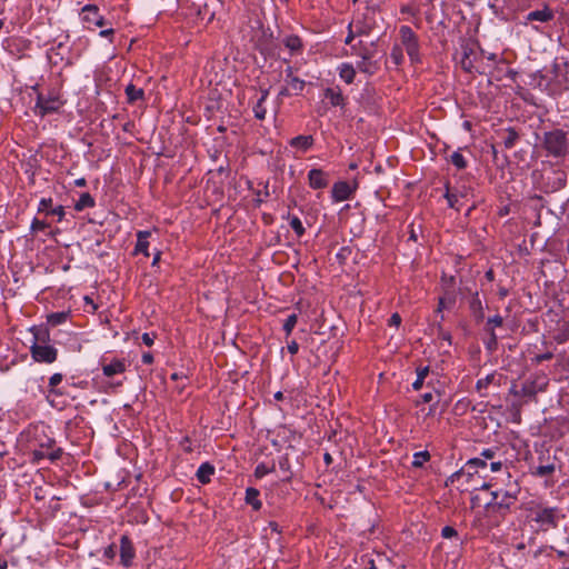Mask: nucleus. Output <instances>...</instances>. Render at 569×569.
Listing matches in <instances>:
<instances>
[{"mask_svg": "<svg viewBox=\"0 0 569 569\" xmlns=\"http://www.w3.org/2000/svg\"><path fill=\"white\" fill-rule=\"evenodd\" d=\"M34 341L30 347V353L34 361L43 363H52L57 360L58 350L47 345L49 340V331L43 328H32Z\"/></svg>", "mask_w": 569, "mask_h": 569, "instance_id": "obj_1", "label": "nucleus"}, {"mask_svg": "<svg viewBox=\"0 0 569 569\" xmlns=\"http://www.w3.org/2000/svg\"><path fill=\"white\" fill-rule=\"evenodd\" d=\"M542 146L550 157L566 158L569 154L567 133L561 129L546 132L543 134Z\"/></svg>", "mask_w": 569, "mask_h": 569, "instance_id": "obj_2", "label": "nucleus"}, {"mask_svg": "<svg viewBox=\"0 0 569 569\" xmlns=\"http://www.w3.org/2000/svg\"><path fill=\"white\" fill-rule=\"evenodd\" d=\"M561 518H563V515H561L560 510L556 507L537 506L531 509L532 521L543 531L556 528Z\"/></svg>", "mask_w": 569, "mask_h": 569, "instance_id": "obj_3", "label": "nucleus"}, {"mask_svg": "<svg viewBox=\"0 0 569 569\" xmlns=\"http://www.w3.org/2000/svg\"><path fill=\"white\" fill-rule=\"evenodd\" d=\"M401 44L412 63L420 62L418 37L409 26H401L399 29Z\"/></svg>", "mask_w": 569, "mask_h": 569, "instance_id": "obj_4", "label": "nucleus"}, {"mask_svg": "<svg viewBox=\"0 0 569 569\" xmlns=\"http://www.w3.org/2000/svg\"><path fill=\"white\" fill-rule=\"evenodd\" d=\"M517 486L510 487L508 490L492 491V499L487 502L488 507L498 509H509L518 499Z\"/></svg>", "mask_w": 569, "mask_h": 569, "instance_id": "obj_5", "label": "nucleus"}, {"mask_svg": "<svg viewBox=\"0 0 569 569\" xmlns=\"http://www.w3.org/2000/svg\"><path fill=\"white\" fill-rule=\"evenodd\" d=\"M81 19L87 29L104 28L109 23L99 13V8L94 4H87L81 10Z\"/></svg>", "mask_w": 569, "mask_h": 569, "instance_id": "obj_6", "label": "nucleus"}, {"mask_svg": "<svg viewBox=\"0 0 569 569\" xmlns=\"http://www.w3.org/2000/svg\"><path fill=\"white\" fill-rule=\"evenodd\" d=\"M360 58L361 60L357 63L359 71L372 76L380 69V63L371 49H362Z\"/></svg>", "mask_w": 569, "mask_h": 569, "instance_id": "obj_7", "label": "nucleus"}, {"mask_svg": "<svg viewBox=\"0 0 569 569\" xmlns=\"http://www.w3.org/2000/svg\"><path fill=\"white\" fill-rule=\"evenodd\" d=\"M62 102L56 96L44 97L42 94L38 96L36 103V112L41 117L46 114L56 112L60 109Z\"/></svg>", "mask_w": 569, "mask_h": 569, "instance_id": "obj_8", "label": "nucleus"}, {"mask_svg": "<svg viewBox=\"0 0 569 569\" xmlns=\"http://www.w3.org/2000/svg\"><path fill=\"white\" fill-rule=\"evenodd\" d=\"M357 189V182L353 184L347 181H338L333 184L331 190V197L335 202H341L348 200Z\"/></svg>", "mask_w": 569, "mask_h": 569, "instance_id": "obj_9", "label": "nucleus"}, {"mask_svg": "<svg viewBox=\"0 0 569 569\" xmlns=\"http://www.w3.org/2000/svg\"><path fill=\"white\" fill-rule=\"evenodd\" d=\"M136 556V550L132 541L128 536L120 538V563L124 567H130Z\"/></svg>", "mask_w": 569, "mask_h": 569, "instance_id": "obj_10", "label": "nucleus"}, {"mask_svg": "<svg viewBox=\"0 0 569 569\" xmlns=\"http://www.w3.org/2000/svg\"><path fill=\"white\" fill-rule=\"evenodd\" d=\"M486 466H487V463H486L485 459H481V458L470 459L466 463L465 468H462L459 471H456L455 473H452L449 479H450L451 482L459 481L463 477H467L468 479H470L472 477L471 469H475V468H478V467L485 468Z\"/></svg>", "mask_w": 569, "mask_h": 569, "instance_id": "obj_11", "label": "nucleus"}, {"mask_svg": "<svg viewBox=\"0 0 569 569\" xmlns=\"http://www.w3.org/2000/svg\"><path fill=\"white\" fill-rule=\"evenodd\" d=\"M308 182L312 189H323L329 184V174L321 169H311L308 173Z\"/></svg>", "mask_w": 569, "mask_h": 569, "instance_id": "obj_12", "label": "nucleus"}, {"mask_svg": "<svg viewBox=\"0 0 569 569\" xmlns=\"http://www.w3.org/2000/svg\"><path fill=\"white\" fill-rule=\"evenodd\" d=\"M555 17L552 10L548 7V6H545L542 9L540 10H535V11H531L529 12L527 16H526V21H539V22H548L550 20H552Z\"/></svg>", "mask_w": 569, "mask_h": 569, "instance_id": "obj_13", "label": "nucleus"}, {"mask_svg": "<svg viewBox=\"0 0 569 569\" xmlns=\"http://www.w3.org/2000/svg\"><path fill=\"white\" fill-rule=\"evenodd\" d=\"M286 82L296 94H299L306 86V82L302 79L293 74L291 67L286 69Z\"/></svg>", "mask_w": 569, "mask_h": 569, "instance_id": "obj_14", "label": "nucleus"}, {"mask_svg": "<svg viewBox=\"0 0 569 569\" xmlns=\"http://www.w3.org/2000/svg\"><path fill=\"white\" fill-rule=\"evenodd\" d=\"M126 370V363L123 360L116 359L110 363L102 365V371L106 377H112L118 373H122Z\"/></svg>", "mask_w": 569, "mask_h": 569, "instance_id": "obj_15", "label": "nucleus"}, {"mask_svg": "<svg viewBox=\"0 0 569 569\" xmlns=\"http://www.w3.org/2000/svg\"><path fill=\"white\" fill-rule=\"evenodd\" d=\"M150 236H151L150 231H147V230L138 231V233H137V244H136V248H134L136 253L140 252V253H143L146 257L149 256V252H148V247H149L148 238Z\"/></svg>", "mask_w": 569, "mask_h": 569, "instance_id": "obj_16", "label": "nucleus"}, {"mask_svg": "<svg viewBox=\"0 0 569 569\" xmlns=\"http://www.w3.org/2000/svg\"><path fill=\"white\" fill-rule=\"evenodd\" d=\"M214 473V467L209 462L200 465L197 470V479L200 483L206 485L211 480V476Z\"/></svg>", "mask_w": 569, "mask_h": 569, "instance_id": "obj_17", "label": "nucleus"}, {"mask_svg": "<svg viewBox=\"0 0 569 569\" xmlns=\"http://www.w3.org/2000/svg\"><path fill=\"white\" fill-rule=\"evenodd\" d=\"M470 310L476 320L481 321L485 318L483 306L479 298V293L475 292L469 302Z\"/></svg>", "mask_w": 569, "mask_h": 569, "instance_id": "obj_18", "label": "nucleus"}, {"mask_svg": "<svg viewBox=\"0 0 569 569\" xmlns=\"http://www.w3.org/2000/svg\"><path fill=\"white\" fill-rule=\"evenodd\" d=\"M268 96H269L268 89L261 90V97L258 99V101L256 102V104L253 107L254 117L258 120H263L266 118L267 109L264 107V102H266Z\"/></svg>", "mask_w": 569, "mask_h": 569, "instance_id": "obj_19", "label": "nucleus"}, {"mask_svg": "<svg viewBox=\"0 0 569 569\" xmlns=\"http://www.w3.org/2000/svg\"><path fill=\"white\" fill-rule=\"evenodd\" d=\"M259 496H260V492L258 489L252 488V487L247 488L244 500L256 511L260 510L262 507V502L259 499Z\"/></svg>", "mask_w": 569, "mask_h": 569, "instance_id": "obj_20", "label": "nucleus"}, {"mask_svg": "<svg viewBox=\"0 0 569 569\" xmlns=\"http://www.w3.org/2000/svg\"><path fill=\"white\" fill-rule=\"evenodd\" d=\"M325 96L327 99H329V102L332 107H340L345 103L342 92L338 88H327Z\"/></svg>", "mask_w": 569, "mask_h": 569, "instance_id": "obj_21", "label": "nucleus"}, {"mask_svg": "<svg viewBox=\"0 0 569 569\" xmlns=\"http://www.w3.org/2000/svg\"><path fill=\"white\" fill-rule=\"evenodd\" d=\"M312 144V136H297L290 140L291 147L301 149L302 151L308 150Z\"/></svg>", "mask_w": 569, "mask_h": 569, "instance_id": "obj_22", "label": "nucleus"}, {"mask_svg": "<svg viewBox=\"0 0 569 569\" xmlns=\"http://www.w3.org/2000/svg\"><path fill=\"white\" fill-rule=\"evenodd\" d=\"M61 455H62V450L60 448L49 450V447L47 449H44L43 446H41L40 450L34 451L36 458H38V459L48 458L51 461L59 459L61 457Z\"/></svg>", "mask_w": 569, "mask_h": 569, "instance_id": "obj_23", "label": "nucleus"}, {"mask_svg": "<svg viewBox=\"0 0 569 569\" xmlns=\"http://www.w3.org/2000/svg\"><path fill=\"white\" fill-rule=\"evenodd\" d=\"M96 201L92 198V196L88 192H84L80 196L79 200L74 204V209L77 211H82L86 208H92L94 207Z\"/></svg>", "mask_w": 569, "mask_h": 569, "instance_id": "obj_24", "label": "nucleus"}, {"mask_svg": "<svg viewBox=\"0 0 569 569\" xmlns=\"http://www.w3.org/2000/svg\"><path fill=\"white\" fill-rule=\"evenodd\" d=\"M126 94L129 102H134L140 100L144 96V91L141 88H137L134 84L130 83L126 87Z\"/></svg>", "mask_w": 569, "mask_h": 569, "instance_id": "obj_25", "label": "nucleus"}, {"mask_svg": "<svg viewBox=\"0 0 569 569\" xmlns=\"http://www.w3.org/2000/svg\"><path fill=\"white\" fill-rule=\"evenodd\" d=\"M339 76L347 83H352L356 77V70L351 64L343 63L339 69Z\"/></svg>", "mask_w": 569, "mask_h": 569, "instance_id": "obj_26", "label": "nucleus"}, {"mask_svg": "<svg viewBox=\"0 0 569 569\" xmlns=\"http://www.w3.org/2000/svg\"><path fill=\"white\" fill-rule=\"evenodd\" d=\"M519 139L518 132L513 128L506 129L505 136H503V146L507 149H511L515 147L516 142Z\"/></svg>", "mask_w": 569, "mask_h": 569, "instance_id": "obj_27", "label": "nucleus"}, {"mask_svg": "<svg viewBox=\"0 0 569 569\" xmlns=\"http://www.w3.org/2000/svg\"><path fill=\"white\" fill-rule=\"evenodd\" d=\"M429 375V367L418 368L417 369V379L412 383V388L415 390H420L423 386L425 379Z\"/></svg>", "mask_w": 569, "mask_h": 569, "instance_id": "obj_28", "label": "nucleus"}, {"mask_svg": "<svg viewBox=\"0 0 569 569\" xmlns=\"http://www.w3.org/2000/svg\"><path fill=\"white\" fill-rule=\"evenodd\" d=\"M462 196H463L462 192H458L457 190H450L447 187V192H446L445 197L448 200V203L451 208H456L457 210H459V208L457 207V203L459 201V197H462Z\"/></svg>", "mask_w": 569, "mask_h": 569, "instance_id": "obj_29", "label": "nucleus"}, {"mask_svg": "<svg viewBox=\"0 0 569 569\" xmlns=\"http://www.w3.org/2000/svg\"><path fill=\"white\" fill-rule=\"evenodd\" d=\"M284 46L290 49L292 52L298 51L301 49L302 43L299 37L297 36H289L284 40Z\"/></svg>", "mask_w": 569, "mask_h": 569, "instance_id": "obj_30", "label": "nucleus"}, {"mask_svg": "<svg viewBox=\"0 0 569 569\" xmlns=\"http://www.w3.org/2000/svg\"><path fill=\"white\" fill-rule=\"evenodd\" d=\"M430 459L428 451H419L413 455L412 466L416 468L422 467L425 462Z\"/></svg>", "mask_w": 569, "mask_h": 569, "instance_id": "obj_31", "label": "nucleus"}, {"mask_svg": "<svg viewBox=\"0 0 569 569\" xmlns=\"http://www.w3.org/2000/svg\"><path fill=\"white\" fill-rule=\"evenodd\" d=\"M450 161L459 170H462L467 167V161H466L465 157L459 151H455L450 156Z\"/></svg>", "mask_w": 569, "mask_h": 569, "instance_id": "obj_32", "label": "nucleus"}, {"mask_svg": "<svg viewBox=\"0 0 569 569\" xmlns=\"http://www.w3.org/2000/svg\"><path fill=\"white\" fill-rule=\"evenodd\" d=\"M68 318L67 312H54L48 316V322L51 326H58L63 323Z\"/></svg>", "mask_w": 569, "mask_h": 569, "instance_id": "obj_33", "label": "nucleus"}, {"mask_svg": "<svg viewBox=\"0 0 569 569\" xmlns=\"http://www.w3.org/2000/svg\"><path fill=\"white\" fill-rule=\"evenodd\" d=\"M553 340L559 345L567 342L569 340V326L566 325L563 328L559 329L553 336Z\"/></svg>", "mask_w": 569, "mask_h": 569, "instance_id": "obj_34", "label": "nucleus"}, {"mask_svg": "<svg viewBox=\"0 0 569 569\" xmlns=\"http://www.w3.org/2000/svg\"><path fill=\"white\" fill-rule=\"evenodd\" d=\"M297 321H298V317L296 313L289 315L287 317V319L283 322V330L287 336H289L292 332L295 326L297 325Z\"/></svg>", "mask_w": 569, "mask_h": 569, "instance_id": "obj_35", "label": "nucleus"}, {"mask_svg": "<svg viewBox=\"0 0 569 569\" xmlns=\"http://www.w3.org/2000/svg\"><path fill=\"white\" fill-rule=\"evenodd\" d=\"M502 323H503L502 317L499 316V315H496L493 317L488 318L487 323H486V330L487 331H491V330L495 331V328L496 327H501Z\"/></svg>", "mask_w": 569, "mask_h": 569, "instance_id": "obj_36", "label": "nucleus"}, {"mask_svg": "<svg viewBox=\"0 0 569 569\" xmlns=\"http://www.w3.org/2000/svg\"><path fill=\"white\" fill-rule=\"evenodd\" d=\"M272 471H274V465L268 467L266 463H259L254 469V476L260 479Z\"/></svg>", "mask_w": 569, "mask_h": 569, "instance_id": "obj_37", "label": "nucleus"}, {"mask_svg": "<svg viewBox=\"0 0 569 569\" xmlns=\"http://www.w3.org/2000/svg\"><path fill=\"white\" fill-rule=\"evenodd\" d=\"M516 395L521 397H532L536 395L535 383H523L520 391L516 392Z\"/></svg>", "mask_w": 569, "mask_h": 569, "instance_id": "obj_38", "label": "nucleus"}, {"mask_svg": "<svg viewBox=\"0 0 569 569\" xmlns=\"http://www.w3.org/2000/svg\"><path fill=\"white\" fill-rule=\"evenodd\" d=\"M289 223L298 237H301L305 233V228L298 217H292Z\"/></svg>", "mask_w": 569, "mask_h": 569, "instance_id": "obj_39", "label": "nucleus"}, {"mask_svg": "<svg viewBox=\"0 0 569 569\" xmlns=\"http://www.w3.org/2000/svg\"><path fill=\"white\" fill-rule=\"evenodd\" d=\"M493 377H495L493 375H488L487 377L479 379L476 383V389L478 391H481L482 389H487L488 386L492 382Z\"/></svg>", "mask_w": 569, "mask_h": 569, "instance_id": "obj_40", "label": "nucleus"}, {"mask_svg": "<svg viewBox=\"0 0 569 569\" xmlns=\"http://www.w3.org/2000/svg\"><path fill=\"white\" fill-rule=\"evenodd\" d=\"M62 375L61 373H53L50 379H49V386L51 388V392H54V393H59L61 395V392H57L54 391V387H57L61 381H62Z\"/></svg>", "mask_w": 569, "mask_h": 569, "instance_id": "obj_41", "label": "nucleus"}, {"mask_svg": "<svg viewBox=\"0 0 569 569\" xmlns=\"http://www.w3.org/2000/svg\"><path fill=\"white\" fill-rule=\"evenodd\" d=\"M391 59L396 64H400L403 60L402 50L399 47H393L390 53Z\"/></svg>", "mask_w": 569, "mask_h": 569, "instance_id": "obj_42", "label": "nucleus"}, {"mask_svg": "<svg viewBox=\"0 0 569 569\" xmlns=\"http://www.w3.org/2000/svg\"><path fill=\"white\" fill-rule=\"evenodd\" d=\"M555 471L553 465L539 466L536 473L540 477L549 476Z\"/></svg>", "mask_w": 569, "mask_h": 569, "instance_id": "obj_43", "label": "nucleus"}, {"mask_svg": "<svg viewBox=\"0 0 569 569\" xmlns=\"http://www.w3.org/2000/svg\"><path fill=\"white\" fill-rule=\"evenodd\" d=\"M552 358H553V353L551 351H547V352L537 355L535 358L531 359V361L536 365H539V363L550 360Z\"/></svg>", "mask_w": 569, "mask_h": 569, "instance_id": "obj_44", "label": "nucleus"}, {"mask_svg": "<svg viewBox=\"0 0 569 569\" xmlns=\"http://www.w3.org/2000/svg\"><path fill=\"white\" fill-rule=\"evenodd\" d=\"M48 227L49 226L47 222L41 221L39 219H33V221L31 222V230L33 232L42 231V230L47 229Z\"/></svg>", "mask_w": 569, "mask_h": 569, "instance_id": "obj_45", "label": "nucleus"}, {"mask_svg": "<svg viewBox=\"0 0 569 569\" xmlns=\"http://www.w3.org/2000/svg\"><path fill=\"white\" fill-rule=\"evenodd\" d=\"M52 204V199L51 198H42L39 202V207H38V211L39 212H43V211H47L49 210V208L51 207Z\"/></svg>", "mask_w": 569, "mask_h": 569, "instance_id": "obj_46", "label": "nucleus"}, {"mask_svg": "<svg viewBox=\"0 0 569 569\" xmlns=\"http://www.w3.org/2000/svg\"><path fill=\"white\" fill-rule=\"evenodd\" d=\"M441 535L443 538H452L458 535L457 530L450 526H446L441 530Z\"/></svg>", "mask_w": 569, "mask_h": 569, "instance_id": "obj_47", "label": "nucleus"}, {"mask_svg": "<svg viewBox=\"0 0 569 569\" xmlns=\"http://www.w3.org/2000/svg\"><path fill=\"white\" fill-rule=\"evenodd\" d=\"M488 332H489V340L487 343V348L491 350V349L496 348L498 338L493 330L488 331Z\"/></svg>", "mask_w": 569, "mask_h": 569, "instance_id": "obj_48", "label": "nucleus"}, {"mask_svg": "<svg viewBox=\"0 0 569 569\" xmlns=\"http://www.w3.org/2000/svg\"><path fill=\"white\" fill-rule=\"evenodd\" d=\"M455 300L453 299H447L446 298H440L439 299V303H438V309H437V312L440 313L442 311L443 308H448L449 305H453Z\"/></svg>", "mask_w": 569, "mask_h": 569, "instance_id": "obj_49", "label": "nucleus"}, {"mask_svg": "<svg viewBox=\"0 0 569 569\" xmlns=\"http://www.w3.org/2000/svg\"><path fill=\"white\" fill-rule=\"evenodd\" d=\"M141 340L142 342L148 346V347H151L153 345V341H154V335L152 333H149V332H144L142 336H141Z\"/></svg>", "mask_w": 569, "mask_h": 569, "instance_id": "obj_50", "label": "nucleus"}, {"mask_svg": "<svg viewBox=\"0 0 569 569\" xmlns=\"http://www.w3.org/2000/svg\"><path fill=\"white\" fill-rule=\"evenodd\" d=\"M287 348H288L289 353L293 356V355H296V353L298 352V350H299V345L297 343V341H296V340H291V341L288 343Z\"/></svg>", "mask_w": 569, "mask_h": 569, "instance_id": "obj_51", "label": "nucleus"}, {"mask_svg": "<svg viewBox=\"0 0 569 569\" xmlns=\"http://www.w3.org/2000/svg\"><path fill=\"white\" fill-rule=\"evenodd\" d=\"M480 456L485 459H493L496 456V451L493 449H483L480 453Z\"/></svg>", "mask_w": 569, "mask_h": 569, "instance_id": "obj_52", "label": "nucleus"}, {"mask_svg": "<svg viewBox=\"0 0 569 569\" xmlns=\"http://www.w3.org/2000/svg\"><path fill=\"white\" fill-rule=\"evenodd\" d=\"M116 556V547L114 545H110L109 547H107L104 549V557L109 558V559H113Z\"/></svg>", "mask_w": 569, "mask_h": 569, "instance_id": "obj_53", "label": "nucleus"}, {"mask_svg": "<svg viewBox=\"0 0 569 569\" xmlns=\"http://www.w3.org/2000/svg\"><path fill=\"white\" fill-rule=\"evenodd\" d=\"M461 64H462V68L467 71H471V68H472V63L471 61L469 60V57H468V53L465 52V57L461 61Z\"/></svg>", "mask_w": 569, "mask_h": 569, "instance_id": "obj_54", "label": "nucleus"}, {"mask_svg": "<svg viewBox=\"0 0 569 569\" xmlns=\"http://www.w3.org/2000/svg\"><path fill=\"white\" fill-rule=\"evenodd\" d=\"M401 323V317L399 313H393L389 319V326L398 327Z\"/></svg>", "mask_w": 569, "mask_h": 569, "instance_id": "obj_55", "label": "nucleus"}, {"mask_svg": "<svg viewBox=\"0 0 569 569\" xmlns=\"http://www.w3.org/2000/svg\"><path fill=\"white\" fill-rule=\"evenodd\" d=\"M48 213L56 214V216H58L59 220H61L64 216V209L62 206H59V207L52 209L51 211H48Z\"/></svg>", "mask_w": 569, "mask_h": 569, "instance_id": "obj_56", "label": "nucleus"}, {"mask_svg": "<svg viewBox=\"0 0 569 569\" xmlns=\"http://www.w3.org/2000/svg\"><path fill=\"white\" fill-rule=\"evenodd\" d=\"M279 467L283 471H289V468H290L289 459L287 457L281 458L279 461Z\"/></svg>", "mask_w": 569, "mask_h": 569, "instance_id": "obj_57", "label": "nucleus"}, {"mask_svg": "<svg viewBox=\"0 0 569 569\" xmlns=\"http://www.w3.org/2000/svg\"><path fill=\"white\" fill-rule=\"evenodd\" d=\"M114 33V30L113 28L109 27V28H106V29H102L100 32H99V36L100 37H103V38H109V37H112Z\"/></svg>", "mask_w": 569, "mask_h": 569, "instance_id": "obj_58", "label": "nucleus"}, {"mask_svg": "<svg viewBox=\"0 0 569 569\" xmlns=\"http://www.w3.org/2000/svg\"><path fill=\"white\" fill-rule=\"evenodd\" d=\"M435 399L433 392H425L421 395V400L425 403L431 402Z\"/></svg>", "mask_w": 569, "mask_h": 569, "instance_id": "obj_59", "label": "nucleus"}, {"mask_svg": "<svg viewBox=\"0 0 569 569\" xmlns=\"http://www.w3.org/2000/svg\"><path fill=\"white\" fill-rule=\"evenodd\" d=\"M142 362L146 365H151L153 362V356L149 352L142 355Z\"/></svg>", "mask_w": 569, "mask_h": 569, "instance_id": "obj_60", "label": "nucleus"}, {"mask_svg": "<svg viewBox=\"0 0 569 569\" xmlns=\"http://www.w3.org/2000/svg\"><path fill=\"white\" fill-rule=\"evenodd\" d=\"M501 467H502V463L500 461H493L490 465V469L493 472H497V471L501 470Z\"/></svg>", "mask_w": 569, "mask_h": 569, "instance_id": "obj_61", "label": "nucleus"}, {"mask_svg": "<svg viewBox=\"0 0 569 569\" xmlns=\"http://www.w3.org/2000/svg\"><path fill=\"white\" fill-rule=\"evenodd\" d=\"M508 293H509V291H508V289H507V288H505V287H501V288H499V290H498V295H499V297H500L501 299L506 298V297L508 296Z\"/></svg>", "mask_w": 569, "mask_h": 569, "instance_id": "obj_62", "label": "nucleus"}, {"mask_svg": "<svg viewBox=\"0 0 569 569\" xmlns=\"http://www.w3.org/2000/svg\"><path fill=\"white\" fill-rule=\"evenodd\" d=\"M485 277L487 278V280H489V281H493V280H495V272H493V270H492V269H489V270L486 272Z\"/></svg>", "mask_w": 569, "mask_h": 569, "instance_id": "obj_63", "label": "nucleus"}, {"mask_svg": "<svg viewBox=\"0 0 569 569\" xmlns=\"http://www.w3.org/2000/svg\"><path fill=\"white\" fill-rule=\"evenodd\" d=\"M74 184H76L77 187H84V186L87 184V181H86V179H84V178H79V179H77V180L74 181Z\"/></svg>", "mask_w": 569, "mask_h": 569, "instance_id": "obj_64", "label": "nucleus"}]
</instances>
